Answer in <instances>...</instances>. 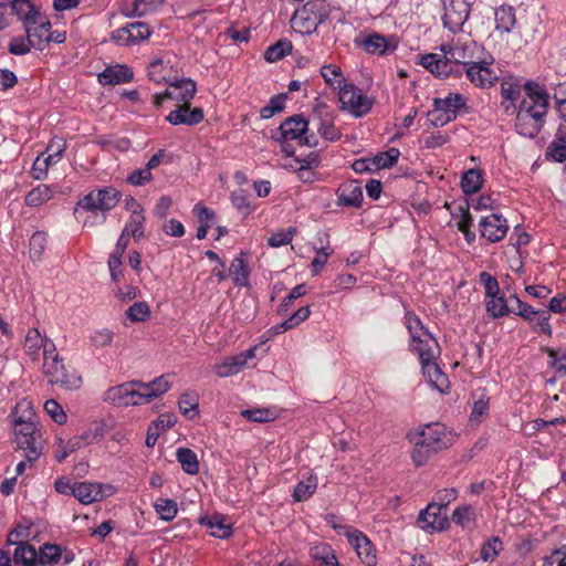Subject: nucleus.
I'll use <instances>...</instances> for the list:
<instances>
[{"label": "nucleus", "instance_id": "obj_14", "mask_svg": "<svg viewBox=\"0 0 566 566\" xmlns=\"http://www.w3.org/2000/svg\"><path fill=\"white\" fill-rule=\"evenodd\" d=\"M31 19L32 20H30V22L24 25L23 29L32 48L43 51L48 45L51 23L43 13L36 15L34 19Z\"/></svg>", "mask_w": 566, "mask_h": 566}, {"label": "nucleus", "instance_id": "obj_52", "mask_svg": "<svg viewBox=\"0 0 566 566\" xmlns=\"http://www.w3.org/2000/svg\"><path fill=\"white\" fill-rule=\"evenodd\" d=\"M486 302V311L493 318L505 316L510 313V306L503 296L496 295L489 297Z\"/></svg>", "mask_w": 566, "mask_h": 566}, {"label": "nucleus", "instance_id": "obj_12", "mask_svg": "<svg viewBox=\"0 0 566 566\" xmlns=\"http://www.w3.org/2000/svg\"><path fill=\"white\" fill-rule=\"evenodd\" d=\"M478 49V44L470 39H461L452 41L450 44H443L441 51L450 55L458 67L464 69L472 62L474 57V51Z\"/></svg>", "mask_w": 566, "mask_h": 566}, {"label": "nucleus", "instance_id": "obj_17", "mask_svg": "<svg viewBox=\"0 0 566 566\" xmlns=\"http://www.w3.org/2000/svg\"><path fill=\"white\" fill-rule=\"evenodd\" d=\"M418 525L427 532L446 530L449 526L447 510L434 502L428 504L419 514Z\"/></svg>", "mask_w": 566, "mask_h": 566}, {"label": "nucleus", "instance_id": "obj_3", "mask_svg": "<svg viewBox=\"0 0 566 566\" xmlns=\"http://www.w3.org/2000/svg\"><path fill=\"white\" fill-rule=\"evenodd\" d=\"M282 145V151L286 156H293L294 150L287 144L290 140H296L298 145L308 147L318 146V138L314 133H308V120L297 114L286 118L279 127V136L275 137Z\"/></svg>", "mask_w": 566, "mask_h": 566}, {"label": "nucleus", "instance_id": "obj_7", "mask_svg": "<svg viewBox=\"0 0 566 566\" xmlns=\"http://www.w3.org/2000/svg\"><path fill=\"white\" fill-rule=\"evenodd\" d=\"M329 13L331 8L326 0H310L303 6L302 10L295 12L293 21L295 23L302 21L305 32L310 33L326 21Z\"/></svg>", "mask_w": 566, "mask_h": 566}, {"label": "nucleus", "instance_id": "obj_16", "mask_svg": "<svg viewBox=\"0 0 566 566\" xmlns=\"http://www.w3.org/2000/svg\"><path fill=\"white\" fill-rule=\"evenodd\" d=\"M97 196V203L101 214H96V221H90V216L83 220V227H94L102 224L106 220V212L116 207L119 201L120 192L113 187H105L95 190Z\"/></svg>", "mask_w": 566, "mask_h": 566}, {"label": "nucleus", "instance_id": "obj_18", "mask_svg": "<svg viewBox=\"0 0 566 566\" xmlns=\"http://www.w3.org/2000/svg\"><path fill=\"white\" fill-rule=\"evenodd\" d=\"M507 230L509 224L506 219L496 213L484 217L480 221L481 235L492 243L503 240Z\"/></svg>", "mask_w": 566, "mask_h": 566}, {"label": "nucleus", "instance_id": "obj_50", "mask_svg": "<svg viewBox=\"0 0 566 566\" xmlns=\"http://www.w3.org/2000/svg\"><path fill=\"white\" fill-rule=\"evenodd\" d=\"M476 520V512L472 505L457 507L452 513V521L462 527H468Z\"/></svg>", "mask_w": 566, "mask_h": 566}, {"label": "nucleus", "instance_id": "obj_56", "mask_svg": "<svg viewBox=\"0 0 566 566\" xmlns=\"http://www.w3.org/2000/svg\"><path fill=\"white\" fill-rule=\"evenodd\" d=\"M150 315L149 305L146 302H136L126 311V316L132 322H144Z\"/></svg>", "mask_w": 566, "mask_h": 566}, {"label": "nucleus", "instance_id": "obj_36", "mask_svg": "<svg viewBox=\"0 0 566 566\" xmlns=\"http://www.w3.org/2000/svg\"><path fill=\"white\" fill-rule=\"evenodd\" d=\"M10 8L12 12L22 22V25H27L30 22V18H35L41 14L40 10L31 2V0H11Z\"/></svg>", "mask_w": 566, "mask_h": 566}, {"label": "nucleus", "instance_id": "obj_63", "mask_svg": "<svg viewBox=\"0 0 566 566\" xmlns=\"http://www.w3.org/2000/svg\"><path fill=\"white\" fill-rule=\"evenodd\" d=\"M168 67L163 61L151 62L148 67V76L155 83L167 82Z\"/></svg>", "mask_w": 566, "mask_h": 566}, {"label": "nucleus", "instance_id": "obj_51", "mask_svg": "<svg viewBox=\"0 0 566 566\" xmlns=\"http://www.w3.org/2000/svg\"><path fill=\"white\" fill-rule=\"evenodd\" d=\"M43 345V338L40 334V332L36 328L29 329L25 342H24V348L27 354L33 359L36 360L39 357V352Z\"/></svg>", "mask_w": 566, "mask_h": 566}, {"label": "nucleus", "instance_id": "obj_19", "mask_svg": "<svg viewBox=\"0 0 566 566\" xmlns=\"http://www.w3.org/2000/svg\"><path fill=\"white\" fill-rule=\"evenodd\" d=\"M467 77L478 87L492 86L496 80V73L490 69L489 63L485 61H472L464 69Z\"/></svg>", "mask_w": 566, "mask_h": 566}, {"label": "nucleus", "instance_id": "obj_2", "mask_svg": "<svg viewBox=\"0 0 566 566\" xmlns=\"http://www.w3.org/2000/svg\"><path fill=\"white\" fill-rule=\"evenodd\" d=\"M527 96L516 111V128L525 137H535L544 123L548 107V95L537 85H526Z\"/></svg>", "mask_w": 566, "mask_h": 566}, {"label": "nucleus", "instance_id": "obj_22", "mask_svg": "<svg viewBox=\"0 0 566 566\" xmlns=\"http://www.w3.org/2000/svg\"><path fill=\"white\" fill-rule=\"evenodd\" d=\"M106 490H111L112 486H104L96 482H77L73 490V496L77 499L82 504H92L94 502L103 500L107 493Z\"/></svg>", "mask_w": 566, "mask_h": 566}, {"label": "nucleus", "instance_id": "obj_4", "mask_svg": "<svg viewBox=\"0 0 566 566\" xmlns=\"http://www.w3.org/2000/svg\"><path fill=\"white\" fill-rule=\"evenodd\" d=\"M338 102L339 109L348 112L355 118L367 115L374 106V98L352 83L340 86L338 90Z\"/></svg>", "mask_w": 566, "mask_h": 566}, {"label": "nucleus", "instance_id": "obj_34", "mask_svg": "<svg viewBox=\"0 0 566 566\" xmlns=\"http://www.w3.org/2000/svg\"><path fill=\"white\" fill-rule=\"evenodd\" d=\"M200 523L210 530V534L218 538H228L232 533V527L221 515L205 516Z\"/></svg>", "mask_w": 566, "mask_h": 566}, {"label": "nucleus", "instance_id": "obj_5", "mask_svg": "<svg viewBox=\"0 0 566 566\" xmlns=\"http://www.w3.org/2000/svg\"><path fill=\"white\" fill-rule=\"evenodd\" d=\"M43 370L51 385H56L64 390H76L82 386L81 375L62 357L48 360L46 364H43Z\"/></svg>", "mask_w": 566, "mask_h": 566}, {"label": "nucleus", "instance_id": "obj_25", "mask_svg": "<svg viewBox=\"0 0 566 566\" xmlns=\"http://www.w3.org/2000/svg\"><path fill=\"white\" fill-rule=\"evenodd\" d=\"M74 558L73 553H63L62 548L55 544H44L38 553V565L52 566L56 565L61 559L63 564H70Z\"/></svg>", "mask_w": 566, "mask_h": 566}, {"label": "nucleus", "instance_id": "obj_6", "mask_svg": "<svg viewBox=\"0 0 566 566\" xmlns=\"http://www.w3.org/2000/svg\"><path fill=\"white\" fill-rule=\"evenodd\" d=\"M14 436L17 450L22 452V455L30 464L36 462L45 449V440L43 439L41 429L39 427L24 424V427L14 431Z\"/></svg>", "mask_w": 566, "mask_h": 566}, {"label": "nucleus", "instance_id": "obj_61", "mask_svg": "<svg viewBox=\"0 0 566 566\" xmlns=\"http://www.w3.org/2000/svg\"><path fill=\"white\" fill-rule=\"evenodd\" d=\"M489 412V398L481 394V396L474 401L472 411L470 415V420L480 422L481 419L486 416Z\"/></svg>", "mask_w": 566, "mask_h": 566}, {"label": "nucleus", "instance_id": "obj_21", "mask_svg": "<svg viewBox=\"0 0 566 566\" xmlns=\"http://www.w3.org/2000/svg\"><path fill=\"white\" fill-rule=\"evenodd\" d=\"M349 544L355 548L357 556L367 565L373 566L376 564V553L369 538L361 532L354 530L347 532Z\"/></svg>", "mask_w": 566, "mask_h": 566}, {"label": "nucleus", "instance_id": "obj_41", "mask_svg": "<svg viewBox=\"0 0 566 566\" xmlns=\"http://www.w3.org/2000/svg\"><path fill=\"white\" fill-rule=\"evenodd\" d=\"M176 458L186 473L195 475L199 472V461L197 454L191 449H177Z\"/></svg>", "mask_w": 566, "mask_h": 566}, {"label": "nucleus", "instance_id": "obj_32", "mask_svg": "<svg viewBox=\"0 0 566 566\" xmlns=\"http://www.w3.org/2000/svg\"><path fill=\"white\" fill-rule=\"evenodd\" d=\"M87 212L93 213V217H90V221H96V214H101L95 190L85 195L77 201L73 213L78 221L83 222L86 218L84 214Z\"/></svg>", "mask_w": 566, "mask_h": 566}, {"label": "nucleus", "instance_id": "obj_53", "mask_svg": "<svg viewBox=\"0 0 566 566\" xmlns=\"http://www.w3.org/2000/svg\"><path fill=\"white\" fill-rule=\"evenodd\" d=\"M285 94H277L270 98V102L268 105L263 106L260 111V116L263 119H269L272 116H274L276 113H280L285 107Z\"/></svg>", "mask_w": 566, "mask_h": 566}, {"label": "nucleus", "instance_id": "obj_23", "mask_svg": "<svg viewBox=\"0 0 566 566\" xmlns=\"http://www.w3.org/2000/svg\"><path fill=\"white\" fill-rule=\"evenodd\" d=\"M421 337L413 336L411 340V349L417 353L420 363H427L437 359L439 356V345L436 338L430 333H421Z\"/></svg>", "mask_w": 566, "mask_h": 566}, {"label": "nucleus", "instance_id": "obj_15", "mask_svg": "<svg viewBox=\"0 0 566 566\" xmlns=\"http://www.w3.org/2000/svg\"><path fill=\"white\" fill-rule=\"evenodd\" d=\"M97 196V203L101 214H96V221H90V216L83 220V227H94L102 224L106 220V212L116 207L119 201L120 192L113 187H105L95 190Z\"/></svg>", "mask_w": 566, "mask_h": 566}, {"label": "nucleus", "instance_id": "obj_45", "mask_svg": "<svg viewBox=\"0 0 566 566\" xmlns=\"http://www.w3.org/2000/svg\"><path fill=\"white\" fill-rule=\"evenodd\" d=\"M123 233L128 237H133L135 241L144 238L145 232V216L144 213L130 214L129 220L124 227Z\"/></svg>", "mask_w": 566, "mask_h": 566}, {"label": "nucleus", "instance_id": "obj_35", "mask_svg": "<svg viewBox=\"0 0 566 566\" xmlns=\"http://www.w3.org/2000/svg\"><path fill=\"white\" fill-rule=\"evenodd\" d=\"M13 562L15 565L38 566V552L28 542H20L14 549Z\"/></svg>", "mask_w": 566, "mask_h": 566}, {"label": "nucleus", "instance_id": "obj_48", "mask_svg": "<svg viewBox=\"0 0 566 566\" xmlns=\"http://www.w3.org/2000/svg\"><path fill=\"white\" fill-rule=\"evenodd\" d=\"M292 51V43L289 40H279L276 43L270 45L265 53L264 59L268 62H276L283 59L287 53Z\"/></svg>", "mask_w": 566, "mask_h": 566}, {"label": "nucleus", "instance_id": "obj_46", "mask_svg": "<svg viewBox=\"0 0 566 566\" xmlns=\"http://www.w3.org/2000/svg\"><path fill=\"white\" fill-rule=\"evenodd\" d=\"M311 556L319 563V566H338L333 549L326 545H316L311 549Z\"/></svg>", "mask_w": 566, "mask_h": 566}, {"label": "nucleus", "instance_id": "obj_40", "mask_svg": "<svg viewBox=\"0 0 566 566\" xmlns=\"http://www.w3.org/2000/svg\"><path fill=\"white\" fill-rule=\"evenodd\" d=\"M317 478L308 474L305 479L301 480L294 489L293 499L295 502H303L308 500L317 489Z\"/></svg>", "mask_w": 566, "mask_h": 566}, {"label": "nucleus", "instance_id": "obj_29", "mask_svg": "<svg viewBox=\"0 0 566 566\" xmlns=\"http://www.w3.org/2000/svg\"><path fill=\"white\" fill-rule=\"evenodd\" d=\"M522 86L520 83L513 82L511 78H503L501 83V95L502 102L501 105L504 108L505 113L516 112L517 108L515 106V101H517L521 96Z\"/></svg>", "mask_w": 566, "mask_h": 566}, {"label": "nucleus", "instance_id": "obj_44", "mask_svg": "<svg viewBox=\"0 0 566 566\" xmlns=\"http://www.w3.org/2000/svg\"><path fill=\"white\" fill-rule=\"evenodd\" d=\"M482 172L478 169L467 170L461 178V188L465 195L478 192L482 187Z\"/></svg>", "mask_w": 566, "mask_h": 566}, {"label": "nucleus", "instance_id": "obj_27", "mask_svg": "<svg viewBox=\"0 0 566 566\" xmlns=\"http://www.w3.org/2000/svg\"><path fill=\"white\" fill-rule=\"evenodd\" d=\"M132 78L133 71L126 65L109 66L98 74V81L103 85L127 83Z\"/></svg>", "mask_w": 566, "mask_h": 566}, {"label": "nucleus", "instance_id": "obj_38", "mask_svg": "<svg viewBox=\"0 0 566 566\" xmlns=\"http://www.w3.org/2000/svg\"><path fill=\"white\" fill-rule=\"evenodd\" d=\"M229 275L234 285L247 286L249 284V270L244 260V254L240 253L230 264Z\"/></svg>", "mask_w": 566, "mask_h": 566}, {"label": "nucleus", "instance_id": "obj_28", "mask_svg": "<svg viewBox=\"0 0 566 566\" xmlns=\"http://www.w3.org/2000/svg\"><path fill=\"white\" fill-rule=\"evenodd\" d=\"M421 366L423 376L428 379V381L431 384L433 388H436L440 392H446V390L449 389L448 377L438 366L436 359L422 363Z\"/></svg>", "mask_w": 566, "mask_h": 566}, {"label": "nucleus", "instance_id": "obj_11", "mask_svg": "<svg viewBox=\"0 0 566 566\" xmlns=\"http://www.w3.org/2000/svg\"><path fill=\"white\" fill-rule=\"evenodd\" d=\"M355 43L363 48L366 53L377 54L379 56L395 52L398 45L394 36H385L376 32L360 34L356 38Z\"/></svg>", "mask_w": 566, "mask_h": 566}, {"label": "nucleus", "instance_id": "obj_20", "mask_svg": "<svg viewBox=\"0 0 566 566\" xmlns=\"http://www.w3.org/2000/svg\"><path fill=\"white\" fill-rule=\"evenodd\" d=\"M420 64L433 75L442 78L450 76L453 72H459L454 61L447 54L442 57L434 53L423 55L421 56Z\"/></svg>", "mask_w": 566, "mask_h": 566}, {"label": "nucleus", "instance_id": "obj_58", "mask_svg": "<svg viewBox=\"0 0 566 566\" xmlns=\"http://www.w3.org/2000/svg\"><path fill=\"white\" fill-rule=\"evenodd\" d=\"M241 415L253 422H268L275 419V413L268 408L247 409Z\"/></svg>", "mask_w": 566, "mask_h": 566}, {"label": "nucleus", "instance_id": "obj_8", "mask_svg": "<svg viewBox=\"0 0 566 566\" xmlns=\"http://www.w3.org/2000/svg\"><path fill=\"white\" fill-rule=\"evenodd\" d=\"M196 94V84L190 78H182L170 83L168 87L159 94H155L153 103L155 106H161L166 99H175L181 104H190Z\"/></svg>", "mask_w": 566, "mask_h": 566}, {"label": "nucleus", "instance_id": "obj_26", "mask_svg": "<svg viewBox=\"0 0 566 566\" xmlns=\"http://www.w3.org/2000/svg\"><path fill=\"white\" fill-rule=\"evenodd\" d=\"M11 421L14 427V431L29 424L30 427H38L35 423V413L32 409V405L29 400L22 399L19 401L12 410Z\"/></svg>", "mask_w": 566, "mask_h": 566}, {"label": "nucleus", "instance_id": "obj_59", "mask_svg": "<svg viewBox=\"0 0 566 566\" xmlns=\"http://www.w3.org/2000/svg\"><path fill=\"white\" fill-rule=\"evenodd\" d=\"M433 108L428 112L427 117L433 127H442L448 123L454 120L441 106L432 104Z\"/></svg>", "mask_w": 566, "mask_h": 566}, {"label": "nucleus", "instance_id": "obj_30", "mask_svg": "<svg viewBox=\"0 0 566 566\" xmlns=\"http://www.w3.org/2000/svg\"><path fill=\"white\" fill-rule=\"evenodd\" d=\"M433 102L441 106L453 119L457 118L460 111L468 112L467 98L457 92H450L446 97H436Z\"/></svg>", "mask_w": 566, "mask_h": 566}, {"label": "nucleus", "instance_id": "obj_37", "mask_svg": "<svg viewBox=\"0 0 566 566\" xmlns=\"http://www.w3.org/2000/svg\"><path fill=\"white\" fill-rule=\"evenodd\" d=\"M166 0H134L132 9L124 12L127 18L146 17L159 10Z\"/></svg>", "mask_w": 566, "mask_h": 566}, {"label": "nucleus", "instance_id": "obj_54", "mask_svg": "<svg viewBox=\"0 0 566 566\" xmlns=\"http://www.w3.org/2000/svg\"><path fill=\"white\" fill-rule=\"evenodd\" d=\"M409 437L410 441H412L415 444L413 450L411 452L412 461L417 467H421L428 461V459L433 454V452H431L429 448L424 447V444L420 440H418L413 434H409Z\"/></svg>", "mask_w": 566, "mask_h": 566}, {"label": "nucleus", "instance_id": "obj_55", "mask_svg": "<svg viewBox=\"0 0 566 566\" xmlns=\"http://www.w3.org/2000/svg\"><path fill=\"white\" fill-rule=\"evenodd\" d=\"M503 548V543L499 537L488 539L481 547V558L484 562H492Z\"/></svg>", "mask_w": 566, "mask_h": 566}, {"label": "nucleus", "instance_id": "obj_49", "mask_svg": "<svg viewBox=\"0 0 566 566\" xmlns=\"http://www.w3.org/2000/svg\"><path fill=\"white\" fill-rule=\"evenodd\" d=\"M399 156V149L392 147L389 150L379 153L374 158H371V166L374 167V169H384L392 167L397 164Z\"/></svg>", "mask_w": 566, "mask_h": 566}, {"label": "nucleus", "instance_id": "obj_31", "mask_svg": "<svg viewBox=\"0 0 566 566\" xmlns=\"http://www.w3.org/2000/svg\"><path fill=\"white\" fill-rule=\"evenodd\" d=\"M363 202V189L355 182L343 185L338 190L337 203L344 207L359 208Z\"/></svg>", "mask_w": 566, "mask_h": 566}, {"label": "nucleus", "instance_id": "obj_13", "mask_svg": "<svg viewBox=\"0 0 566 566\" xmlns=\"http://www.w3.org/2000/svg\"><path fill=\"white\" fill-rule=\"evenodd\" d=\"M431 452L437 453L451 444V438L443 426L439 423L427 424L420 432L413 434Z\"/></svg>", "mask_w": 566, "mask_h": 566}, {"label": "nucleus", "instance_id": "obj_60", "mask_svg": "<svg viewBox=\"0 0 566 566\" xmlns=\"http://www.w3.org/2000/svg\"><path fill=\"white\" fill-rule=\"evenodd\" d=\"M157 513L160 515V517L165 521H171L175 518L177 514V504L172 500H158V502L155 505Z\"/></svg>", "mask_w": 566, "mask_h": 566}, {"label": "nucleus", "instance_id": "obj_42", "mask_svg": "<svg viewBox=\"0 0 566 566\" xmlns=\"http://www.w3.org/2000/svg\"><path fill=\"white\" fill-rule=\"evenodd\" d=\"M244 366L243 356H232L224 359L222 363L214 366V373L217 376L224 378L231 375L238 374Z\"/></svg>", "mask_w": 566, "mask_h": 566}, {"label": "nucleus", "instance_id": "obj_39", "mask_svg": "<svg viewBox=\"0 0 566 566\" xmlns=\"http://www.w3.org/2000/svg\"><path fill=\"white\" fill-rule=\"evenodd\" d=\"M55 190L49 185H39L35 188H33L31 191H29L25 196V205L29 207H39L46 201H49Z\"/></svg>", "mask_w": 566, "mask_h": 566}, {"label": "nucleus", "instance_id": "obj_43", "mask_svg": "<svg viewBox=\"0 0 566 566\" xmlns=\"http://www.w3.org/2000/svg\"><path fill=\"white\" fill-rule=\"evenodd\" d=\"M104 434V423L94 422L81 436L73 437L72 440H77L82 448L101 441Z\"/></svg>", "mask_w": 566, "mask_h": 566}, {"label": "nucleus", "instance_id": "obj_62", "mask_svg": "<svg viewBox=\"0 0 566 566\" xmlns=\"http://www.w3.org/2000/svg\"><path fill=\"white\" fill-rule=\"evenodd\" d=\"M133 45L140 41L147 40L151 35V30L147 23L133 22L129 23Z\"/></svg>", "mask_w": 566, "mask_h": 566}, {"label": "nucleus", "instance_id": "obj_64", "mask_svg": "<svg viewBox=\"0 0 566 566\" xmlns=\"http://www.w3.org/2000/svg\"><path fill=\"white\" fill-rule=\"evenodd\" d=\"M113 338H114V333L108 328H102V329L95 331L90 337L91 344L96 348L106 347V346L111 345L113 342Z\"/></svg>", "mask_w": 566, "mask_h": 566}, {"label": "nucleus", "instance_id": "obj_1", "mask_svg": "<svg viewBox=\"0 0 566 566\" xmlns=\"http://www.w3.org/2000/svg\"><path fill=\"white\" fill-rule=\"evenodd\" d=\"M169 388L170 384L165 376L149 382L129 381L109 388L104 394V400L118 406L144 405L164 395Z\"/></svg>", "mask_w": 566, "mask_h": 566}, {"label": "nucleus", "instance_id": "obj_10", "mask_svg": "<svg viewBox=\"0 0 566 566\" xmlns=\"http://www.w3.org/2000/svg\"><path fill=\"white\" fill-rule=\"evenodd\" d=\"M312 122L321 137L326 142H337L342 137L340 130L334 125L335 115L328 111L324 103H318L313 112Z\"/></svg>", "mask_w": 566, "mask_h": 566}, {"label": "nucleus", "instance_id": "obj_47", "mask_svg": "<svg viewBox=\"0 0 566 566\" xmlns=\"http://www.w3.org/2000/svg\"><path fill=\"white\" fill-rule=\"evenodd\" d=\"M321 75L323 76L326 84L331 87L339 90L343 84H346L342 70L337 65L329 64L323 66L321 70Z\"/></svg>", "mask_w": 566, "mask_h": 566}, {"label": "nucleus", "instance_id": "obj_33", "mask_svg": "<svg viewBox=\"0 0 566 566\" xmlns=\"http://www.w3.org/2000/svg\"><path fill=\"white\" fill-rule=\"evenodd\" d=\"M495 31L510 33L516 23L515 11L510 6H501L494 13Z\"/></svg>", "mask_w": 566, "mask_h": 566}, {"label": "nucleus", "instance_id": "obj_57", "mask_svg": "<svg viewBox=\"0 0 566 566\" xmlns=\"http://www.w3.org/2000/svg\"><path fill=\"white\" fill-rule=\"evenodd\" d=\"M512 300L514 301L515 305L510 306L511 313L520 315L521 317L530 322H532L537 316V314H539V311H535L531 305L522 302L515 295L512 297Z\"/></svg>", "mask_w": 566, "mask_h": 566}, {"label": "nucleus", "instance_id": "obj_9", "mask_svg": "<svg viewBox=\"0 0 566 566\" xmlns=\"http://www.w3.org/2000/svg\"><path fill=\"white\" fill-rule=\"evenodd\" d=\"M443 25L451 32L460 31L470 14V6L465 0H442Z\"/></svg>", "mask_w": 566, "mask_h": 566}, {"label": "nucleus", "instance_id": "obj_24", "mask_svg": "<svg viewBox=\"0 0 566 566\" xmlns=\"http://www.w3.org/2000/svg\"><path fill=\"white\" fill-rule=\"evenodd\" d=\"M166 119L171 125H197L203 119V112L200 107L190 108V104H181L171 111Z\"/></svg>", "mask_w": 566, "mask_h": 566}]
</instances>
